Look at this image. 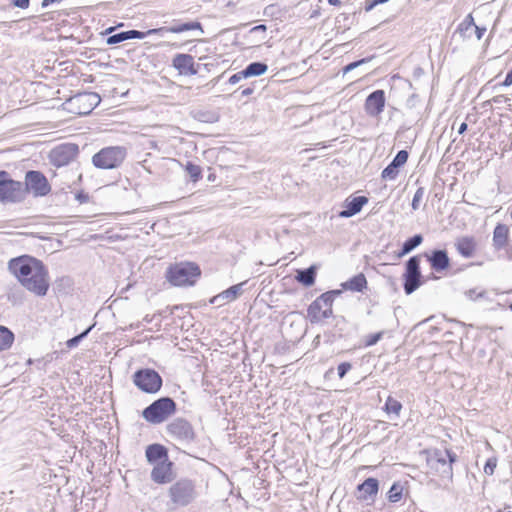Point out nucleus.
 <instances>
[{"label":"nucleus","instance_id":"nucleus-23","mask_svg":"<svg viewBox=\"0 0 512 512\" xmlns=\"http://www.w3.org/2000/svg\"><path fill=\"white\" fill-rule=\"evenodd\" d=\"M147 461L151 464H157L158 462L168 459V451L161 444H151L147 446L145 451Z\"/></svg>","mask_w":512,"mask_h":512},{"label":"nucleus","instance_id":"nucleus-42","mask_svg":"<svg viewBox=\"0 0 512 512\" xmlns=\"http://www.w3.org/2000/svg\"><path fill=\"white\" fill-rule=\"evenodd\" d=\"M351 364L349 362H342L338 365L337 367V372H338V376L339 378H343L347 372L351 369Z\"/></svg>","mask_w":512,"mask_h":512},{"label":"nucleus","instance_id":"nucleus-14","mask_svg":"<svg viewBox=\"0 0 512 512\" xmlns=\"http://www.w3.org/2000/svg\"><path fill=\"white\" fill-rule=\"evenodd\" d=\"M78 146L75 144H64L56 147L51 152L52 162L60 167L69 164L78 155Z\"/></svg>","mask_w":512,"mask_h":512},{"label":"nucleus","instance_id":"nucleus-37","mask_svg":"<svg viewBox=\"0 0 512 512\" xmlns=\"http://www.w3.org/2000/svg\"><path fill=\"white\" fill-rule=\"evenodd\" d=\"M126 40H127L126 32L122 31V32L110 35L106 39V43L108 45H115V44L121 43V42L126 41Z\"/></svg>","mask_w":512,"mask_h":512},{"label":"nucleus","instance_id":"nucleus-18","mask_svg":"<svg viewBox=\"0 0 512 512\" xmlns=\"http://www.w3.org/2000/svg\"><path fill=\"white\" fill-rule=\"evenodd\" d=\"M385 106V93L383 90L372 92L365 101V110L370 116H378Z\"/></svg>","mask_w":512,"mask_h":512},{"label":"nucleus","instance_id":"nucleus-15","mask_svg":"<svg viewBox=\"0 0 512 512\" xmlns=\"http://www.w3.org/2000/svg\"><path fill=\"white\" fill-rule=\"evenodd\" d=\"M173 463L169 459L158 462L154 465L151 472V479L157 484L169 483L173 480Z\"/></svg>","mask_w":512,"mask_h":512},{"label":"nucleus","instance_id":"nucleus-27","mask_svg":"<svg viewBox=\"0 0 512 512\" xmlns=\"http://www.w3.org/2000/svg\"><path fill=\"white\" fill-rule=\"evenodd\" d=\"M316 267L310 266L304 270H298L295 279L306 287L312 286L315 283Z\"/></svg>","mask_w":512,"mask_h":512},{"label":"nucleus","instance_id":"nucleus-5","mask_svg":"<svg viewBox=\"0 0 512 512\" xmlns=\"http://www.w3.org/2000/svg\"><path fill=\"white\" fill-rule=\"evenodd\" d=\"M127 155L126 149L122 146H109L102 148L93 155L92 163L99 169H115L118 168Z\"/></svg>","mask_w":512,"mask_h":512},{"label":"nucleus","instance_id":"nucleus-29","mask_svg":"<svg viewBox=\"0 0 512 512\" xmlns=\"http://www.w3.org/2000/svg\"><path fill=\"white\" fill-rule=\"evenodd\" d=\"M423 241V237L420 234H416L413 237L407 239L402 246L401 251L398 253V258H401L408 253H410L412 250H414L416 247H418Z\"/></svg>","mask_w":512,"mask_h":512},{"label":"nucleus","instance_id":"nucleus-54","mask_svg":"<svg viewBox=\"0 0 512 512\" xmlns=\"http://www.w3.org/2000/svg\"><path fill=\"white\" fill-rule=\"evenodd\" d=\"M328 2L330 5H337L340 2V0H328Z\"/></svg>","mask_w":512,"mask_h":512},{"label":"nucleus","instance_id":"nucleus-25","mask_svg":"<svg viewBox=\"0 0 512 512\" xmlns=\"http://www.w3.org/2000/svg\"><path fill=\"white\" fill-rule=\"evenodd\" d=\"M456 248L460 255L470 258L475 253L476 244L472 237H462L457 240Z\"/></svg>","mask_w":512,"mask_h":512},{"label":"nucleus","instance_id":"nucleus-31","mask_svg":"<svg viewBox=\"0 0 512 512\" xmlns=\"http://www.w3.org/2000/svg\"><path fill=\"white\" fill-rule=\"evenodd\" d=\"M268 69V66L262 62H252L245 69L244 74L246 77L260 76L264 74Z\"/></svg>","mask_w":512,"mask_h":512},{"label":"nucleus","instance_id":"nucleus-41","mask_svg":"<svg viewBox=\"0 0 512 512\" xmlns=\"http://www.w3.org/2000/svg\"><path fill=\"white\" fill-rule=\"evenodd\" d=\"M485 294L484 290L478 291L476 288L469 289L465 292L466 297L470 300H477L478 298L484 297Z\"/></svg>","mask_w":512,"mask_h":512},{"label":"nucleus","instance_id":"nucleus-20","mask_svg":"<svg viewBox=\"0 0 512 512\" xmlns=\"http://www.w3.org/2000/svg\"><path fill=\"white\" fill-rule=\"evenodd\" d=\"M172 65L180 74L195 75L197 73V70L194 68L193 57L189 54L175 55Z\"/></svg>","mask_w":512,"mask_h":512},{"label":"nucleus","instance_id":"nucleus-13","mask_svg":"<svg viewBox=\"0 0 512 512\" xmlns=\"http://www.w3.org/2000/svg\"><path fill=\"white\" fill-rule=\"evenodd\" d=\"M23 185L26 193L31 191L36 197L46 196L51 191V186L46 177L39 171H28Z\"/></svg>","mask_w":512,"mask_h":512},{"label":"nucleus","instance_id":"nucleus-8","mask_svg":"<svg viewBox=\"0 0 512 512\" xmlns=\"http://www.w3.org/2000/svg\"><path fill=\"white\" fill-rule=\"evenodd\" d=\"M132 380L134 385L144 393L156 394L162 387V377L153 369L144 368L137 370Z\"/></svg>","mask_w":512,"mask_h":512},{"label":"nucleus","instance_id":"nucleus-21","mask_svg":"<svg viewBox=\"0 0 512 512\" xmlns=\"http://www.w3.org/2000/svg\"><path fill=\"white\" fill-rule=\"evenodd\" d=\"M368 202L365 196H357L352 199H347L344 203L345 209L339 212L342 218H349L359 213L362 207Z\"/></svg>","mask_w":512,"mask_h":512},{"label":"nucleus","instance_id":"nucleus-50","mask_svg":"<svg viewBox=\"0 0 512 512\" xmlns=\"http://www.w3.org/2000/svg\"><path fill=\"white\" fill-rule=\"evenodd\" d=\"M502 85L506 87L512 85V69L507 73Z\"/></svg>","mask_w":512,"mask_h":512},{"label":"nucleus","instance_id":"nucleus-28","mask_svg":"<svg viewBox=\"0 0 512 512\" xmlns=\"http://www.w3.org/2000/svg\"><path fill=\"white\" fill-rule=\"evenodd\" d=\"M367 285V280L364 274L359 273L352 277L350 280L342 284V287L346 290L361 292Z\"/></svg>","mask_w":512,"mask_h":512},{"label":"nucleus","instance_id":"nucleus-9","mask_svg":"<svg viewBox=\"0 0 512 512\" xmlns=\"http://www.w3.org/2000/svg\"><path fill=\"white\" fill-rule=\"evenodd\" d=\"M25 196L23 183L10 179L7 172L0 171V201L16 203L24 200Z\"/></svg>","mask_w":512,"mask_h":512},{"label":"nucleus","instance_id":"nucleus-38","mask_svg":"<svg viewBox=\"0 0 512 512\" xmlns=\"http://www.w3.org/2000/svg\"><path fill=\"white\" fill-rule=\"evenodd\" d=\"M424 194H425V190L423 187H419L415 194H414V197L412 199V209L413 210H418L419 207H420V202L422 201L423 197H424Z\"/></svg>","mask_w":512,"mask_h":512},{"label":"nucleus","instance_id":"nucleus-48","mask_svg":"<svg viewBox=\"0 0 512 512\" xmlns=\"http://www.w3.org/2000/svg\"><path fill=\"white\" fill-rule=\"evenodd\" d=\"M508 100L509 99L507 97H505L504 95H498V96L493 97L490 100V102L495 103V104H502Z\"/></svg>","mask_w":512,"mask_h":512},{"label":"nucleus","instance_id":"nucleus-51","mask_svg":"<svg viewBox=\"0 0 512 512\" xmlns=\"http://www.w3.org/2000/svg\"><path fill=\"white\" fill-rule=\"evenodd\" d=\"M254 89L253 88H246L244 90H242L241 94L242 96H249L253 93Z\"/></svg>","mask_w":512,"mask_h":512},{"label":"nucleus","instance_id":"nucleus-11","mask_svg":"<svg viewBox=\"0 0 512 512\" xmlns=\"http://www.w3.org/2000/svg\"><path fill=\"white\" fill-rule=\"evenodd\" d=\"M195 29H198L201 32H203L202 26L199 22H187V23H182V24H175L170 27L163 26L160 28L150 29L147 32H141L138 30H129V31H125V32H126L127 40H129V39H143L147 35H154V34L162 35L163 33H182L185 31H190V30H195Z\"/></svg>","mask_w":512,"mask_h":512},{"label":"nucleus","instance_id":"nucleus-56","mask_svg":"<svg viewBox=\"0 0 512 512\" xmlns=\"http://www.w3.org/2000/svg\"><path fill=\"white\" fill-rule=\"evenodd\" d=\"M509 308H510V310L512 311V303L510 304Z\"/></svg>","mask_w":512,"mask_h":512},{"label":"nucleus","instance_id":"nucleus-7","mask_svg":"<svg viewBox=\"0 0 512 512\" xmlns=\"http://www.w3.org/2000/svg\"><path fill=\"white\" fill-rule=\"evenodd\" d=\"M101 102L99 94L95 92L78 93L66 102V109L76 115H87Z\"/></svg>","mask_w":512,"mask_h":512},{"label":"nucleus","instance_id":"nucleus-39","mask_svg":"<svg viewBox=\"0 0 512 512\" xmlns=\"http://www.w3.org/2000/svg\"><path fill=\"white\" fill-rule=\"evenodd\" d=\"M383 334H384V332L380 331L378 333L367 335L365 337V346L369 347V346L375 345L378 341H380L382 339Z\"/></svg>","mask_w":512,"mask_h":512},{"label":"nucleus","instance_id":"nucleus-10","mask_svg":"<svg viewBox=\"0 0 512 512\" xmlns=\"http://www.w3.org/2000/svg\"><path fill=\"white\" fill-rule=\"evenodd\" d=\"M166 433L180 444H190L196 438V433L189 421L178 417L166 426Z\"/></svg>","mask_w":512,"mask_h":512},{"label":"nucleus","instance_id":"nucleus-22","mask_svg":"<svg viewBox=\"0 0 512 512\" xmlns=\"http://www.w3.org/2000/svg\"><path fill=\"white\" fill-rule=\"evenodd\" d=\"M456 456L454 454H451L448 450H445L444 453L437 451L435 452L430 458L429 463L431 465H434V463H437L442 466L443 473H452V463L455 461Z\"/></svg>","mask_w":512,"mask_h":512},{"label":"nucleus","instance_id":"nucleus-17","mask_svg":"<svg viewBox=\"0 0 512 512\" xmlns=\"http://www.w3.org/2000/svg\"><path fill=\"white\" fill-rule=\"evenodd\" d=\"M379 490V482L376 478H367L357 487V499L361 501H374Z\"/></svg>","mask_w":512,"mask_h":512},{"label":"nucleus","instance_id":"nucleus-26","mask_svg":"<svg viewBox=\"0 0 512 512\" xmlns=\"http://www.w3.org/2000/svg\"><path fill=\"white\" fill-rule=\"evenodd\" d=\"M245 283L246 282H242V283H239V284L231 286L227 290H225L222 293H220L219 295L215 296L211 300V302L215 303L219 299L226 300L227 302H231V301L237 299V297L242 294V292H243V288L242 287H243V285Z\"/></svg>","mask_w":512,"mask_h":512},{"label":"nucleus","instance_id":"nucleus-35","mask_svg":"<svg viewBox=\"0 0 512 512\" xmlns=\"http://www.w3.org/2000/svg\"><path fill=\"white\" fill-rule=\"evenodd\" d=\"M186 172L189 174L192 181L196 182L201 178L202 170L200 166L188 162L185 166Z\"/></svg>","mask_w":512,"mask_h":512},{"label":"nucleus","instance_id":"nucleus-55","mask_svg":"<svg viewBox=\"0 0 512 512\" xmlns=\"http://www.w3.org/2000/svg\"><path fill=\"white\" fill-rule=\"evenodd\" d=\"M510 217H511V219H512V207H511V211H510Z\"/></svg>","mask_w":512,"mask_h":512},{"label":"nucleus","instance_id":"nucleus-24","mask_svg":"<svg viewBox=\"0 0 512 512\" xmlns=\"http://www.w3.org/2000/svg\"><path fill=\"white\" fill-rule=\"evenodd\" d=\"M509 242V228L505 224H497L493 231V246L496 250L506 248Z\"/></svg>","mask_w":512,"mask_h":512},{"label":"nucleus","instance_id":"nucleus-49","mask_svg":"<svg viewBox=\"0 0 512 512\" xmlns=\"http://www.w3.org/2000/svg\"><path fill=\"white\" fill-rule=\"evenodd\" d=\"M473 30L476 34L477 39L480 40L482 38V36L484 35L486 28H484V27L481 28V27H478L475 25Z\"/></svg>","mask_w":512,"mask_h":512},{"label":"nucleus","instance_id":"nucleus-2","mask_svg":"<svg viewBox=\"0 0 512 512\" xmlns=\"http://www.w3.org/2000/svg\"><path fill=\"white\" fill-rule=\"evenodd\" d=\"M176 403L170 397H162L142 411V417L151 424H160L176 412Z\"/></svg>","mask_w":512,"mask_h":512},{"label":"nucleus","instance_id":"nucleus-6","mask_svg":"<svg viewBox=\"0 0 512 512\" xmlns=\"http://www.w3.org/2000/svg\"><path fill=\"white\" fill-rule=\"evenodd\" d=\"M200 273L196 264L180 263L168 270L167 279L174 286L193 285Z\"/></svg>","mask_w":512,"mask_h":512},{"label":"nucleus","instance_id":"nucleus-52","mask_svg":"<svg viewBox=\"0 0 512 512\" xmlns=\"http://www.w3.org/2000/svg\"><path fill=\"white\" fill-rule=\"evenodd\" d=\"M467 130V124L465 122L461 123L458 128V133L463 134Z\"/></svg>","mask_w":512,"mask_h":512},{"label":"nucleus","instance_id":"nucleus-47","mask_svg":"<svg viewBox=\"0 0 512 512\" xmlns=\"http://www.w3.org/2000/svg\"><path fill=\"white\" fill-rule=\"evenodd\" d=\"M11 4L15 7L26 9L29 7L30 0H12Z\"/></svg>","mask_w":512,"mask_h":512},{"label":"nucleus","instance_id":"nucleus-19","mask_svg":"<svg viewBox=\"0 0 512 512\" xmlns=\"http://www.w3.org/2000/svg\"><path fill=\"white\" fill-rule=\"evenodd\" d=\"M430 263L431 268L436 272H442L449 268L450 259L446 250H433L431 254H425Z\"/></svg>","mask_w":512,"mask_h":512},{"label":"nucleus","instance_id":"nucleus-12","mask_svg":"<svg viewBox=\"0 0 512 512\" xmlns=\"http://www.w3.org/2000/svg\"><path fill=\"white\" fill-rule=\"evenodd\" d=\"M404 291L407 295L413 293L421 285L420 255L412 256L405 265Z\"/></svg>","mask_w":512,"mask_h":512},{"label":"nucleus","instance_id":"nucleus-33","mask_svg":"<svg viewBox=\"0 0 512 512\" xmlns=\"http://www.w3.org/2000/svg\"><path fill=\"white\" fill-rule=\"evenodd\" d=\"M404 486L400 482H394L390 487L387 498L391 503H397L402 499Z\"/></svg>","mask_w":512,"mask_h":512},{"label":"nucleus","instance_id":"nucleus-34","mask_svg":"<svg viewBox=\"0 0 512 512\" xmlns=\"http://www.w3.org/2000/svg\"><path fill=\"white\" fill-rule=\"evenodd\" d=\"M384 410L388 414H394L396 417H399L402 410V404L398 400L389 396L386 400Z\"/></svg>","mask_w":512,"mask_h":512},{"label":"nucleus","instance_id":"nucleus-3","mask_svg":"<svg viewBox=\"0 0 512 512\" xmlns=\"http://www.w3.org/2000/svg\"><path fill=\"white\" fill-rule=\"evenodd\" d=\"M168 495L171 507L177 509L191 504L196 499L197 492L191 480L181 479L170 486Z\"/></svg>","mask_w":512,"mask_h":512},{"label":"nucleus","instance_id":"nucleus-4","mask_svg":"<svg viewBox=\"0 0 512 512\" xmlns=\"http://www.w3.org/2000/svg\"><path fill=\"white\" fill-rule=\"evenodd\" d=\"M340 290H332L321 294L308 307L307 314L312 323H318L332 316V305Z\"/></svg>","mask_w":512,"mask_h":512},{"label":"nucleus","instance_id":"nucleus-46","mask_svg":"<svg viewBox=\"0 0 512 512\" xmlns=\"http://www.w3.org/2000/svg\"><path fill=\"white\" fill-rule=\"evenodd\" d=\"M389 0H367L365 3V10L370 11L372 10L376 5L383 4L388 2Z\"/></svg>","mask_w":512,"mask_h":512},{"label":"nucleus","instance_id":"nucleus-44","mask_svg":"<svg viewBox=\"0 0 512 512\" xmlns=\"http://www.w3.org/2000/svg\"><path fill=\"white\" fill-rule=\"evenodd\" d=\"M266 30H267L266 25L261 24V25H258V26H255V27L251 28L250 31H249V34L250 35H256L258 33H261L262 36H261V38L259 40L262 41L265 38Z\"/></svg>","mask_w":512,"mask_h":512},{"label":"nucleus","instance_id":"nucleus-40","mask_svg":"<svg viewBox=\"0 0 512 512\" xmlns=\"http://www.w3.org/2000/svg\"><path fill=\"white\" fill-rule=\"evenodd\" d=\"M497 466L496 458H489L484 466V473L487 475H493Z\"/></svg>","mask_w":512,"mask_h":512},{"label":"nucleus","instance_id":"nucleus-32","mask_svg":"<svg viewBox=\"0 0 512 512\" xmlns=\"http://www.w3.org/2000/svg\"><path fill=\"white\" fill-rule=\"evenodd\" d=\"M13 340V333L8 328L0 326V351L10 348Z\"/></svg>","mask_w":512,"mask_h":512},{"label":"nucleus","instance_id":"nucleus-53","mask_svg":"<svg viewBox=\"0 0 512 512\" xmlns=\"http://www.w3.org/2000/svg\"><path fill=\"white\" fill-rule=\"evenodd\" d=\"M115 30V27H109L105 30L104 34H110Z\"/></svg>","mask_w":512,"mask_h":512},{"label":"nucleus","instance_id":"nucleus-43","mask_svg":"<svg viewBox=\"0 0 512 512\" xmlns=\"http://www.w3.org/2000/svg\"><path fill=\"white\" fill-rule=\"evenodd\" d=\"M368 61L367 58H363L361 60H358V61H355V62H352L348 65H346L344 68H343V73L346 74L352 70H354L355 68L359 67L360 65L366 63Z\"/></svg>","mask_w":512,"mask_h":512},{"label":"nucleus","instance_id":"nucleus-30","mask_svg":"<svg viewBox=\"0 0 512 512\" xmlns=\"http://www.w3.org/2000/svg\"><path fill=\"white\" fill-rule=\"evenodd\" d=\"M474 26H475L474 18L472 17V14H468L464 18V20L459 24V26L457 28V32L462 37H470Z\"/></svg>","mask_w":512,"mask_h":512},{"label":"nucleus","instance_id":"nucleus-16","mask_svg":"<svg viewBox=\"0 0 512 512\" xmlns=\"http://www.w3.org/2000/svg\"><path fill=\"white\" fill-rule=\"evenodd\" d=\"M408 152L400 150L392 162L382 171L381 177L384 180H395L399 174V169L407 162Z\"/></svg>","mask_w":512,"mask_h":512},{"label":"nucleus","instance_id":"nucleus-1","mask_svg":"<svg viewBox=\"0 0 512 512\" xmlns=\"http://www.w3.org/2000/svg\"><path fill=\"white\" fill-rule=\"evenodd\" d=\"M10 271L21 285L37 296H45L49 289L48 271L44 264L33 257L22 256L9 262Z\"/></svg>","mask_w":512,"mask_h":512},{"label":"nucleus","instance_id":"nucleus-36","mask_svg":"<svg viewBox=\"0 0 512 512\" xmlns=\"http://www.w3.org/2000/svg\"><path fill=\"white\" fill-rule=\"evenodd\" d=\"M94 325L88 327L85 331H83L82 333H80L79 335L67 340L66 342V346L67 348L69 349H72L74 347H77L79 345V343L87 337V335L89 334V332L92 330Z\"/></svg>","mask_w":512,"mask_h":512},{"label":"nucleus","instance_id":"nucleus-45","mask_svg":"<svg viewBox=\"0 0 512 512\" xmlns=\"http://www.w3.org/2000/svg\"><path fill=\"white\" fill-rule=\"evenodd\" d=\"M243 78H247V77H246V75L244 74V70H242V71H240V72H238V73L233 74V75L229 78L228 82H229L230 84L234 85V84L238 83V82H239L241 79H243Z\"/></svg>","mask_w":512,"mask_h":512}]
</instances>
